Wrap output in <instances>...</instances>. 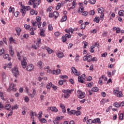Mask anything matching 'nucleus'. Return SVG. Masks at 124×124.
<instances>
[{"mask_svg":"<svg viewBox=\"0 0 124 124\" xmlns=\"http://www.w3.org/2000/svg\"><path fill=\"white\" fill-rule=\"evenodd\" d=\"M32 2H35V1H38V5H39L41 3V0H30V1Z\"/></svg>","mask_w":124,"mask_h":124,"instance_id":"22","label":"nucleus"},{"mask_svg":"<svg viewBox=\"0 0 124 124\" xmlns=\"http://www.w3.org/2000/svg\"><path fill=\"white\" fill-rule=\"evenodd\" d=\"M3 54H4V49H2L0 50V56L3 55Z\"/></svg>","mask_w":124,"mask_h":124,"instance_id":"53","label":"nucleus"},{"mask_svg":"<svg viewBox=\"0 0 124 124\" xmlns=\"http://www.w3.org/2000/svg\"><path fill=\"white\" fill-rule=\"evenodd\" d=\"M60 106L61 108H62V110L63 109H65V107L62 104H60Z\"/></svg>","mask_w":124,"mask_h":124,"instance_id":"60","label":"nucleus"},{"mask_svg":"<svg viewBox=\"0 0 124 124\" xmlns=\"http://www.w3.org/2000/svg\"><path fill=\"white\" fill-rule=\"evenodd\" d=\"M46 50V51H47L48 54H52V52H53V50H52V49L49 47H47Z\"/></svg>","mask_w":124,"mask_h":124,"instance_id":"35","label":"nucleus"},{"mask_svg":"<svg viewBox=\"0 0 124 124\" xmlns=\"http://www.w3.org/2000/svg\"><path fill=\"white\" fill-rule=\"evenodd\" d=\"M59 84L60 86H62V85H63V81H62V79H60L59 81Z\"/></svg>","mask_w":124,"mask_h":124,"instance_id":"50","label":"nucleus"},{"mask_svg":"<svg viewBox=\"0 0 124 124\" xmlns=\"http://www.w3.org/2000/svg\"><path fill=\"white\" fill-rule=\"evenodd\" d=\"M21 63L23 68H26L27 67V62H21Z\"/></svg>","mask_w":124,"mask_h":124,"instance_id":"19","label":"nucleus"},{"mask_svg":"<svg viewBox=\"0 0 124 124\" xmlns=\"http://www.w3.org/2000/svg\"><path fill=\"white\" fill-rule=\"evenodd\" d=\"M86 28V25L84 24H81L80 25V29L81 30H85Z\"/></svg>","mask_w":124,"mask_h":124,"instance_id":"40","label":"nucleus"},{"mask_svg":"<svg viewBox=\"0 0 124 124\" xmlns=\"http://www.w3.org/2000/svg\"><path fill=\"white\" fill-rule=\"evenodd\" d=\"M100 18L99 17H95L93 21L94 22H96V23H99V20H100Z\"/></svg>","mask_w":124,"mask_h":124,"instance_id":"28","label":"nucleus"},{"mask_svg":"<svg viewBox=\"0 0 124 124\" xmlns=\"http://www.w3.org/2000/svg\"><path fill=\"white\" fill-rule=\"evenodd\" d=\"M119 120L120 121H123V120H124V114L123 113H121L119 115Z\"/></svg>","mask_w":124,"mask_h":124,"instance_id":"37","label":"nucleus"},{"mask_svg":"<svg viewBox=\"0 0 124 124\" xmlns=\"http://www.w3.org/2000/svg\"><path fill=\"white\" fill-rule=\"evenodd\" d=\"M101 124V121H100V119L96 118L93 120V124Z\"/></svg>","mask_w":124,"mask_h":124,"instance_id":"9","label":"nucleus"},{"mask_svg":"<svg viewBox=\"0 0 124 124\" xmlns=\"http://www.w3.org/2000/svg\"><path fill=\"white\" fill-rule=\"evenodd\" d=\"M15 10V9L14 8V7H13L10 6L9 9V12H10V13H11V12L12 13H14V11Z\"/></svg>","mask_w":124,"mask_h":124,"instance_id":"21","label":"nucleus"},{"mask_svg":"<svg viewBox=\"0 0 124 124\" xmlns=\"http://www.w3.org/2000/svg\"><path fill=\"white\" fill-rule=\"evenodd\" d=\"M102 57H104V58H105L107 56V52H105L104 53H103L102 55H101Z\"/></svg>","mask_w":124,"mask_h":124,"instance_id":"63","label":"nucleus"},{"mask_svg":"<svg viewBox=\"0 0 124 124\" xmlns=\"http://www.w3.org/2000/svg\"><path fill=\"white\" fill-rule=\"evenodd\" d=\"M20 12L22 14V17H24L25 15H26V10H25V9H21Z\"/></svg>","mask_w":124,"mask_h":124,"instance_id":"17","label":"nucleus"},{"mask_svg":"<svg viewBox=\"0 0 124 124\" xmlns=\"http://www.w3.org/2000/svg\"><path fill=\"white\" fill-rule=\"evenodd\" d=\"M88 12L85 11V12H83L82 15H83V16H87V15H88Z\"/></svg>","mask_w":124,"mask_h":124,"instance_id":"64","label":"nucleus"},{"mask_svg":"<svg viewBox=\"0 0 124 124\" xmlns=\"http://www.w3.org/2000/svg\"><path fill=\"white\" fill-rule=\"evenodd\" d=\"M62 42H66V40H67V39H66V37H65V36L63 35L62 37Z\"/></svg>","mask_w":124,"mask_h":124,"instance_id":"34","label":"nucleus"},{"mask_svg":"<svg viewBox=\"0 0 124 124\" xmlns=\"http://www.w3.org/2000/svg\"><path fill=\"white\" fill-rule=\"evenodd\" d=\"M75 113H76V110H71V111H70L69 115H75Z\"/></svg>","mask_w":124,"mask_h":124,"instance_id":"31","label":"nucleus"},{"mask_svg":"<svg viewBox=\"0 0 124 124\" xmlns=\"http://www.w3.org/2000/svg\"><path fill=\"white\" fill-rule=\"evenodd\" d=\"M16 32H21V31H22V30H21V28L17 27L16 28Z\"/></svg>","mask_w":124,"mask_h":124,"instance_id":"43","label":"nucleus"},{"mask_svg":"<svg viewBox=\"0 0 124 124\" xmlns=\"http://www.w3.org/2000/svg\"><path fill=\"white\" fill-rule=\"evenodd\" d=\"M92 123L93 124V120H92V119H89L87 121V124H92Z\"/></svg>","mask_w":124,"mask_h":124,"instance_id":"41","label":"nucleus"},{"mask_svg":"<svg viewBox=\"0 0 124 124\" xmlns=\"http://www.w3.org/2000/svg\"><path fill=\"white\" fill-rule=\"evenodd\" d=\"M79 58H80V56L79 55H76V57L75 58V60L77 62H79Z\"/></svg>","mask_w":124,"mask_h":124,"instance_id":"52","label":"nucleus"},{"mask_svg":"<svg viewBox=\"0 0 124 124\" xmlns=\"http://www.w3.org/2000/svg\"><path fill=\"white\" fill-rule=\"evenodd\" d=\"M76 3V0H73V2L72 3V6L74 7V6H75Z\"/></svg>","mask_w":124,"mask_h":124,"instance_id":"62","label":"nucleus"},{"mask_svg":"<svg viewBox=\"0 0 124 124\" xmlns=\"http://www.w3.org/2000/svg\"><path fill=\"white\" fill-rule=\"evenodd\" d=\"M13 88H14V83H12L9 86L8 89L7 90L8 92H10V91H12Z\"/></svg>","mask_w":124,"mask_h":124,"instance_id":"13","label":"nucleus"},{"mask_svg":"<svg viewBox=\"0 0 124 124\" xmlns=\"http://www.w3.org/2000/svg\"><path fill=\"white\" fill-rule=\"evenodd\" d=\"M40 123H44V124H46L47 123V121L45 120V118H42L41 119L39 120Z\"/></svg>","mask_w":124,"mask_h":124,"instance_id":"33","label":"nucleus"},{"mask_svg":"<svg viewBox=\"0 0 124 124\" xmlns=\"http://www.w3.org/2000/svg\"><path fill=\"white\" fill-rule=\"evenodd\" d=\"M18 107L17 106V105H15L14 106H13L12 107V108L10 110V111H13V110L15 109H18Z\"/></svg>","mask_w":124,"mask_h":124,"instance_id":"27","label":"nucleus"},{"mask_svg":"<svg viewBox=\"0 0 124 124\" xmlns=\"http://www.w3.org/2000/svg\"><path fill=\"white\" fill-rule=\"evenodd\" d=\"M49 31H52L53 30V27L51 25H49L48 26Z\"/></svg>","mask_w":124,"mask_h":124,"instance_id":"59","label":"nucleus"},{"mask_svg":"<svg viewBox=\"0 0 124 124\" xmlns=\"http://www.w3.org/2000/svg\"><path fill=\"white\" fill-rule=\"evenodd\" d=\"M31 23L34 27H36V26L38 25V23L36 21L34 22L33 20H32Z\"/></svg>","mask_w":124,"mask_h":124,"instance_id":"38","label":"nucleus"},{"mask_svg":"<svg viewBox=\"0 0 124 124\" xmlns=\"http://www.w3.org/2000/svg\"><path fill=\"white\" fill-rule=\"evenodd\" d=\"M103 12H104V8L101 7L98 8V13H100V14H103Z\"/></svg>","mask_w":124,"mask_h":124,"instance_id":"11","label":"nucleus"},{"mask_svg":"<svg viewBox=\"0 0 124 124\" xmlns=\"http://www.w3.org/2000/svg\"><path fill=\"white\" fill-rule=\"evenodd\" d=\"M26 69L28 71H31L33 69V65L32 64L29 65L27 66Z\"/></svg>","mask_w":124,"mask_h":124,"instance_id":"8","label":"nucleus"},{"mask_svg":"<svg viewBox=\"0 0 124 124\" xmlns=\"http://www.w3.org/2000/svg\"><path fill=\"white\" fill-rule=\"evenodd\" d=\"M12 66V63H11V62H10L7 65V67H8V68H11Z\"/></svg>","mask_w":124,"mask_h":124,"instance_id":"58","label":"nucleus"},{"mask_svg":"<svg viewBox=\"0 0 124 124\" xmlns=\"http://www.w3.org/2000/svg\"><path fill=\"white\" fill-rule=\"evenodd\" d=\"M97 62V58L96 57H93V59H89L88 61V62Z\"/></svg>","mask_w":124,"mask_h":124,"instance_id":"20","label":"nucleus"},{"mask_svg":"<svg viewBox=\"0 0 124 124\" xmlns=\"http://www.w3.org/2000/svg\"><path fill=\"white\" fill-rule=\"evenodd\" d=\"M12 73L14 74V76L16 77V78H17V75L19 74V71H18V68L17 67H15L12 70Z\"/></svg>","mask_w":124,"mask_h":124,"instance_id":"3","label":"nucleus"},{"mask_svg":"<svg viewBox=\"0 0 124 124\" xmlns=\"http://www.w3.org/2000/svg\"><path fill=\"white\" fill-rule=\"evenodd\" d=\"M121 32V29L120 28H117L116 29V33H120Z\"/></svg>","mask_w":124,"mask_h":124,"instance_id":"51","label":"nucleus"},{"mask_svg":"<svg viewBox=\"0 0 124 124\" xmlns=\"http://www.w3.org/2000/svg\"><path fill=\"white\" fill-rule=\"evenodd\" d=\"M40 18L41 17L40 16L36 17V21H37V23L40 22V20H41V19H40Z\"/></svg>","mask_w":124,"mask_h":124,"instance_id":"54","label":"nucleus"},{"mask_svg":"<svg viewBox=\"0 0 124 124\" xmlns=\"http://www.w3.org/2000/svg\"><path fill=\"white\" fill-rule=\"evenodd\" d=\"M84 11V7L82 6H81L80 9H79V10L78 11V13H79V14H81L83 13V12Z\"/></svg>","mask_w":124,"mask_h":124,"instance_id":"15","label":"nucleus"},{"mask_svg":"<svg viewBox=\"0 0 124 124\" xmlns=\"http://www.w3.org/2000/svg\"><path fill=\"white\" fill-rule=\"evenodd\" d=\"M24 28L26 30L29 31V30H30V28H31V26L30 25H28L27 24H25L24 25Z\"/></svg>","mask_w":124,"mask_h":124,"instance_id":"36","label":"nucleus"},{"mask_svg":"<svg viewBox=\"0 0 124 124\" xmlns=\"http://www.w3.org/2000/svg\"><path fill=\"white\" fill-rule=\"evenodd\" d=\"M78 82L81 83L82 84L84 83V79H82V77H81L80 76H79L78 77Z\"/></svg>","mask_w":124,"mask_h":124,"instance_id":"25","label":"nucleus"},{"mask_svg":"<svg viewBox=\"0 0 124 124\" xmlns=\"http://www.w3.org/2000/svg\"><path fill=\"white\" fill-rule=\"evenodd\" d=\"M113 93H114L118 97H123V96H124V94H123L122 91H119L118 90H114Z\"/></svg>","mask_w":124,"mask_h":124,"instance_id":"2","label":"nucleus"},{"mask_svg":"<svg viewBox=\"0 0 124 124\" xmlns=\"http://www.w3.org/2000/svg\"><path fill=\"white\" fill-rule=\"evenodd\" d=\"M2 79H5L6 78V75H5V73L3 72L2 73Z\"/></svg>","mask_w":124,"mask_h":124,"instance_id":"49","label":"nucleus"},{"mask_svg":"<svg viewBox=\"0 0 124 124\" xmlns=\"http://www.w3.org/2000/svg\"><path fill=\"white\" fill-rule=\"evenodd\" d=\"M92 92H98V88H97V87H93L92 89Z\"/></svg>","mask_w":124,"mask_h":124,"instance_id":"32","label":"nucleus"},{"mask_svg":"<svg viewBox=\"0 0 124 124\" xmlns=\"http://www.w3.org/2000/svg\"><path fill=\"white\" fill-rule=\"evenodd\" d=\"M62 93H63L64 94V96L65 98H67V97H69V94L71 93L72 92H73V90H65L63 89L62 91Z\"/></svg>","mask_w":124,"mask_h":124,"instance_id":"1","label":"nucleus"},{"mask_svg":"<svg viewBox=\"0 0 124 124\" xmlns=\"http://www.w3.org/2000/svg\"><path fill=\"white\" fill-rule=\"evenodd\" d=\"M78 98H84V97H85V96H86V94L81 91H79V93L78 94Z\"/></svg>","mask_w":124,"mask_h":124,"instance_id":"6","label":"nucleus"},{"mask_svg":"<svg viewBox=\"0 0 124 124\" xmlns=\"http://www.w3.org/2000/svg\"><path fill=\"white\" fill-rule=\"evenodd\" d=\"M89 2L91 4H94L95 3V0H89Z\"/></svg>","mask_w":124,"mask_h":124,"instance_id":"42","label":"nucleus"},{"mask_svg":"<svg viewBox=\"0 0 124 124\" xmlns=\"http://www.w3.org/2000/svg\"><path fill=\"white\" fill-rule=\"evenodd\" d=\"M54 34H55V36L58 37L61 35V33L57 31V32H55L54 33Z\"/></svg>","mask_w":124,"mask_h":124,"instance_id":"57","label":"nucleus"},{"mask_svg":"<svg viewBox=\"0 0 124 124\" xmlns=\"http://www.w3.org/2000/svg\"><path fill=\"white\" fill-rule=\"evenodd\" d=\"M38 64L40 66L39 68L41 69V68H42V67H41V66L42 65V62L39 61V62H38Z\"/></svg>","mask_w":124,"mask_h":124,"instance_id":"48","label":"nucleus"},{"mask_svg":"<svg viewBox=\"0 0 124 124\" xmlns=\"http://www.w3.org/2000/svg\"><path fill=\"white\" fill-rule=\"evenodd\" d=\"M40 35H41V36H42V37H45L46 35H45V33H44L45 31H44V30H43V28H40Z\"/></svg>","mask_w":124,"mask_h":124,"instance_id":"7","label":"nucleus"},{"mask_svg":"<svg viewBox=\"0 0 124 124\" xmlns=\"http://www.w3.org/2000/svg\"><path fill=\"white\" fill-rule=\"evenodd\" d=\"M30 115L31 116V119H33L32 117H34V112L32 110H31L30 112Z\"/></svg>","mask_w":124,"mask_h":124,"instance_id":"30","label":"nucleus"},{"mask_svg":"<svg viewBox=\"0 0 124 124\" xmlns=\"http://www.w3.org/2000/svg\"><path fill=\"white\" fill-rule=\"evenodd\" d=\"M71 70L74 74L76 75V76H79L80 75V73L78 72L76 70V68H75L74 67H72Z\"/></svg>","mask_w":124,"mask_h":124,"instance_id":"5","label":"nucleus"},{"mask_svg":"<svg viewBox=\"0 0 124 124\" xmlns=\"http://www.w3.org/2000/svg\"><path fill=\"white\" fill-rule=\"evenodd\" d=\"M66 20H67V16H62V19L61 20V22L62 23L63 22H65Z\"/></svg>","mask_w":124,"mask_h":124,"instance_id":"14","label":"nucleus"},{"mask_svg":"<svg viewBox=\"0 0 124 124\" xmlns=\"http://www.w3.org/2000/svg\"><path fill=\"white\" fill-rule=\"evenodd\" d=\"M60 78H61V79H67L68 77L66 75L61 76Z\"/></svg>","mask_w":124,"mask_h":124,"instance_id":"44","label":"nucleus"},{"mask_svg":"<svg viewBox=\"0 0 124 124\" xmlns=\"http://www.w3.org/2000/svg\"><path fill=\"white\" fill-rule=\"evenodd\" d=\"M51 74H54L55 75H59L61 73V69H57L56 70H53L51 72Z\"/></svg>","mask_w":124,"mask_h":124,"instance_id":"4","label":"nucleus"},{"mask_svg":"<svg viewBox=\"0 0 124 124\" xmlns=\"http://www.w3.org/2000/svg\"><path fill=\"white\" fill-rule=\"evenodd\" d=\"M57 57L59 58H62L63 57V53H62V51L59 52L58 54H57Z\"/></svg>","mask_w":124,"mask_h":124,"instance_id":"12","label":"nucleus"},{"mask_svg":"<svg viewBox=\"0 0 124 124\" xmlns=\"http://www.w3.org/2000/svg\"><path fill=\"white\" fill-rule=\"evenodd\" d=\"M24 100H25V102H29L30 101V99H29V97L25 96L24 97Z\"/></svg>","mask_w":124,"mask_h":124,"instance_id":"47","label":"nucleus"},{"mask_svg":"<svg viewBox=\"0 0 124 124\" xmlns=\"http://www.w3.org/2000/svg\"><path fill=\"white\" fill-rule=\"evenodd\" d=\"M90 15H91V16H93L94 15V11L91 10L89 12Z\"/></svg>","mask_w":124,"mask_h":124,"instance_id":"46","label":"nucleus"},{"mask_svg":"<svg viewBox=\"0 0 124 124\" xmlns=\"http://www.w3.org/2000/svg\"><path fill=\"white\" fill-rule=\"evenodd\" d=\"M0 97L2 99H4V97L3 96V93L0 92Z\"/></svg>","mask_w":124,"mask_h":124,"instance_id":"61","label":"nucleus"},{"mask_svg":"<svg viewBox=\"0 0 124 124\" xmlns=\"http://www.w3.org/2000/svg\"><path fill=\"white\" fill-rule=\"evenodd\" d=\"M61 6H62V4H61V3H58L56 8L57 10H59V9H60V8H61Z\"/></svg>","mask_w":124,"mask_h":124,"instance_id":"39","label":"nucleus"},{"mask_svg":"<svg viewBox=\"0 0 124 124\" xmlns=\"http://www.w3.org/2000/svg\"><path fill=\"white\" fill-rule=\"evenodd\" d=\"M51 111H52V112H55V113H57L58 111H59V109L56 108V107H51L50 108Z\"/></svg>","mask_w":124,"mask_h":124,"instance_id":"10","label":"nucleus"},{"mask_svg":"<svg viewBox=\"0 0 124 124\" xmlns=\"http://www.w3.org/2000/svg\"><path fill=\"white\" fill-rule=\"evenodd\" d=\"M118 14L119 15V16H124V11L123 10H121L120 11H119Z\"/></svg>","mask_w":124,"mask_h":124,"instance_id":"23","label":"nucleus"},{"mask_svg":"<svg viewBox=\"0 0 124 124\" xmlns=\"http://www.w3.org/2000/svg\"><path fill=\"white\" fill-rule=\"evenodd\" d=\"M113 106L115 107L116 108H119V107H121V105H120L119 103L115 102L113 104Z\"/></svg>","mask_w":124,"mask_h":124,"instance_id":"24","label":"nucleus"},{"mask_svg":"<svg viewBox=\"0 0 124 124\" xmlns=\"http://www.w3.org/2000/svg\"><path fill=\"white\" fill-rule=\"evenodd\" d=\"M11 107V105L10 104H6L5 107V109L6 110H9Z\"/></svg>","mask_w":124,"mask_h":124,"instance_id":"29","label":"nucleus"},{"mask_svg":"<svg viewBox=\"0 0 124 124\" xmlns=\"http://www.w3.org/2000/svg\"><path fill=\"white\" fill-rule=\"evenodd\" d=\"M64 36L67 37V38H71V35L70 34H66Z\"/></svg>","mask_w":124,"mask_h":124,"instance_id":"55","label":"nucleus"},{"mask_svg":"<svg viewBox=\"0 0 124 124\" xmlns=\"http://www.w3.org/2000/svg\"><path fill=\"white\" fill-rule=\"evenodd\" d=\"M52 86H53V84L52 83V82L48 83L46 85V89L47 90H50Z\"/></svg>","mask_w":124,"mask_h":124,"instance_id":"16","label":"nucleus"},{"mask_svg":"<svg viewBox=\"0 0 124 124\" xmlns=\"http://www.w3.org/2000/svg\"><path fill=\"white\" fill-rule=\"evenodd\" d=\"M75 114L76 116H80L81 115V112L80 111V110H77L76 111Z\"/></svg>","mask_w":124,"mask_h":124,"instance_id":"45","label":"nucleus"},{"mask_svg":"<svg viewBox=\"0 0 124 124\" xmlns=\"http://www.w3.org/2000/svg\"><path fill=\"white\" fill-rule=\"evenodd\" d=\"M9 49H10V53L12 57H13V55H14V51H13V50H12V46L10 47Z\"/></svg>","mask_w":124,"mask_h":124,"instance_id":"26","label":"nucleus"},{"mask_svg":"<svg viewBox=\"0 0 124 124\" xmlns=\"http://www.w3.org/2000/svg\"><path fill=\"white\" fill-rule=\"evenodd\" d=\"M53 17L55 18V19L59 17V13L57 12H54L53 13Z\"/></svg>","mask_w":124,"mask_h":124,"instance_id":"18","label":"nucleus"},{"mask_svg":"<svg viewBox=\"0 0 124 124\" xmlns=\"http://www.w3.org/2000/svg\"><path fill=\"white\" fill-rule=\"evenodd\" d=\"M19 14H20V12H16L15 13V17H18V16H19Z\"/></svg>","mask_w":124,"mask_h":124,"instance_id":"56","label":"nucleus"}]
</instances>
